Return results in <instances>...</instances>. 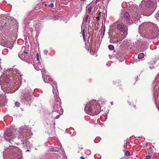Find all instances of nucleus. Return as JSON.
I'll return each mask as SVG.
<instances>
[{
  "mask_svg": "<svg viewBox=\"0 0 159 159\" xmlns=\"http://www.w3.org/2000/svg\"><path fill=\"white\" fill-rule=\"evenodd\" d=\"M101 109L100 103L96 100H93L87 103L84 110L89 115L93 116L99 114Z\"/></svg>",
  "mask_w": 159,
  "mask_h": 159,
  "instance_id": "obj_1",
  "label": "nucleus"
},
{
  "mask_svg": "<svg viewBox=\"0 0 159 159\" xmlns=\"http://www.w3.org/2000/svg\"><path fill=\"white\" fill-rule=\"evenodd\" d=\"M51 84L53 87L52 92L56 101L53 107V110L61 111L62 112L61 100L58 96V92L57 89V83L55 81L52 80Z\"/></svg>",
  "mask_w": 159,
  "mask_h": 159,
  "instance_id": "obj_2",
  "label": "nucleus"
},
{
  "mask_svg": "<svg viewBox=\"0 0 159 159\" xmlns=\"http://www.w3.org/2000/svg\"><path fill=\"white\" fill-rule=\"evenodd\" d=\"M43 22V19H41L40 20L31 19L28 20L26 19L24 20L25 23H27L30 28V30L32 32L33 30V28L34 27L36 31H39L43 27L42 23Z\"/></svg>",
  "mask_w": 159,
  "mask_h": 159,
  "instance_id": "obj_3",
  "label": "nucleus"
},
{
  "mask_svg": "<svg viewBox=\"0 0 159 159\" xmlns=\"http://www.w3.org/2000/svg\"><path fill=\"white\" fill-rule=\"evenodd\" d=\"M117 29L120 31V34H117L116 40H115V43H120L124 39L128 34V30L122 25L119 24L116 26Z\"/></svg>",
  "mask_w": 159,
  "mask_h": 159,
  "instance_id": "obj_4",
  "label": "nucleus"
},
{
  "mask_svg": "<svg viewBox=\"0 0 159 159\" xmlns=\"http://www.w3.org/2000/svg\"><path fill=\"white\" fill-rule=\"evenodd\" d=\"M25 47L23 46L22 50L18 54L19 58L22 60L30 63L33 60V57L30 52H27L25 50Z\"/></svg>",
  "mask_w": 159,
  "mask_h": 159,
  "instance_id": "obj_5",
  "label": "nucleus"
},
{
  "mask_svg": "<svg viewBox=\"0 0 159 159\" xmlns=\"http://www.w3.org/2000/svg\"><path fill=\"white\" fill-rule=\"evenodd\" d=\"M16 77H13L11 76L9 74V75L8 74L7 71L6 72V75H5L3 76L2 75L0 78V80H3L5 82L8 83L10 81H13L14 82L15 84L16 85V90H17L19 88L21 84L20 80L18 79V80H15V78Z\"/></svg>",
  "mask_w": 159,
  "mask_h": 159,
  "instance_id": "obj_6",
  "label": "nucleus"
},
{
  "mask_svg": "<svg viewBox=\"0 0 159 159\" xmlns=\"http://www.w3.org/2000/svg\"><path fill=\"white\" fill-rule=\"evenodd\" d=\"M30 91L28 90H25L23 92V94L21 95L20 98V101L21 102L26 103V104H28L30 106L31 102V94Z\"/></svg>",
  "mask_w": 159,
  "mask_h": 159,
  "instance_id": "obj_7",
  "label": "nucleus"
},
{
  "mask_svg": "<svg viewBox=\"0 0 159 159\" xmlns=\"http://www.w3.org/2000/svg\"><path fill=\"white\" fill-rule=\"evenodd\" d=\"M20 130L19 131V134H21L24 132V135H25V137L27 139L30 138L33 134L31 132L30 129L26 126L21 127L19 128Z\"/></svg>",
  "mask_w": 159,
  "mask_h": 159,
  "instance_id": "obj_8",
  "label": "nucleus"
},
{
  "mask_svg": "<svg viewBox=\"0 0 159 159\" xmlns=\"http://www.w3.org/2000/svg\"><path fill=\"white\" fill-rule=\"evenodd\" d=\"M7 71L8 74L9 75V74H10L11 76H13V77H16L15 80H16V79L17 78V76H18L19 75V76L21 75L19 70L15 68H10Z\"/></svg>",
  "mask_w": 159,
  "mask_h": 159,
  "instance_id": "obj_9",
  "label": "nucleus"
},
{
  "mask_svg": "<svg viewBox=\"0 0 159 159\" xmlns=\"http://www.w3.org/2000/svg\"><path fill=\"white\" fill-rule=\"evenodd\" d=\"M60 111L53 110L52 113L49 114L48 117L50 120H53L55 119H58L61 113Z\"/></svg>",
  "mask_w": 159,
  "mask_h": 159,
  "instance_id": "obj_10",
  "label": "nucleus"
},
{
  "mask_svg": "<svg viewBox=\"0 0 159 159\" xmlns=\"http://www.w3.org/2000/svg\"><path fill=\"white\" fill-rule=\"evenodd\" d=\"M12 135V133L11 132L8 131L7 130H6L4 132L3 134V137L5 139L6 141L7 142V143H12V140H11L10 137Z\"/></svg>",
  "mask_w": 159,
  "mask_h": 159,
  "instance_id": "obj_11",
  "label": "nucleus"
},
{
  "mask_svg": "<svg viewBox=\"0 0 159 159\" xmlns=\"http://www.w3.org/2000/svg\"><path fill=\"white\" fill-rule=\"evenodd\" d=\"M144 56V54L143 53H140L138 55L136 54L133 57L134 60L135 62L139 61L140 60H143Z\"/></svg>",
  "mask_w": 159,
  "mask_h": 159,
  "instance_id": "obj_12",
  "label": "nucleus"
},
{
  "mask_svg": "<svg viewBox=\"0 0 159 159\" xmlns=\"http://www.w3.org/2000/svg\"><path fill=\"white\" fill-rule=\"evenodd\" d=\"M36 63L34 64V68L37 70H39L42 69V68H44V65L43 63H41L39 61H37V62H35Z\"/></svg>",
  "mask_w": 159,
  "mask_h": 159,
  "instance_id": "obj_13",
  "label": "nucleus"
},
{
  "mask_svg": "<svg viewBox=\"0 0 159 159\" xmlns=\"http://www.w3.org/2000/svg\"><path fill=\"white\" fill-rule=\"evenodd\" d=\"M88 20V19H87L85 18V20H84L82 22V24L81 26V30H82V34L83 36V39L84 41L85 42V35H84V26L86 24Z\"/></svg>",
  "mask_w": 159,
  "mask_h": 159,
  "instance_id": "obj_14",
  "label": "nucleus"
},
{
  "mask_svg": "<svg viewBox=\"0 0 159 159\" xmlns=\"http://www.w3.org/2000/svg\"><path fill=\"white\" fill-rule=\"evenodd\" d=\"M88 20V19H87L85 18V20H84L82 22V24L81 26V30H82V34L83 36V39L84 41L85 42V35H84V26L86 24Z\"/></svg>",
  "mask_w": 159,
  "mask_h": 159,
  "instance_id": "obj_15",
  "label": "nucleus"
},
{
  "mask_svg": "<svg viewBox=\"0 0 159 159\" xmlns=\"http://www.w3.org/2000/svg\"><path fill=\"white\" fill-rule=\"evenodd\" d=\"M145 3L146 7H152L153 6V3L151 1H148L145 3V1H142L141 2L140 6H142V5L143 4Z\"/></svg>",
  "mask_w": 159,
  "mask_h": 159,
  "instance_id": "obj_16",
  "label": "nucleus"
},
{
  "mask_svg": "<svg viewBox=\"0 0 159 159\" xmlns=\"http://www.w3.org/2000/svg\"><path fill=\"white\" fill-rule=\"evenodd\" d=\"M21 142L22 143L21 144H23L25 146H26V147L32 146V145L30 144V143L26 139H25V140H22Z\"/></svg>",
  "mask_w": 159,
  "mask_h": 159,
  "instance_id": "obj_17",
  "label": "nucleus"
},
{
  "mask_svg": "<svg viewBox=\"0 0 159 159\" xmlns=\"http://www.w3.org/2000/svg\"><path fill=\"white\" fill-rule=\"evenodd\" d=\"M5 18H6L5 20V21L4 22V21H3L4 23L6 24L7 23H10V24H11V21L12 20V19L11 17L9 16H6Z\"/></svg>",
  "mask_w": 159,
  "mask_h": 159,
  "instance_id": "obj_18",
  "label": "nucleus"
},
{
  "mask_svg": "<svg viewBox=\"0 0 159 159\" xmlns=\"http://www.w3.org/2000/svg\"><path fill=\"white\" fill-rule=\"evenodd\" d=\"M124 17L126 20H129L130 19V16L129 13L127 11L125 12L124 14Z\"/></svg>",
  "mask_w": 159,
  "mask_h": 159,
  "instance_id": "obj_19",
  "label": "nucleus"
},
{
  "mask_svg": "<svg viewBox=\"0 0 159 159\" xmlns=\"http://www.w3.org/2000/svg\"><path fill=\"white\" fill-rule=\"evenodd\" d=\"M152 88L153 89V91H154V93L156 92L157 90H159V87H158V85H156L155 83L152 84Z\"/></svg>",
  "mask_w": 159,
  "mask_h": 159,
  "instance_id": "obj_20",
  "label": "nucleus"
},
{
  "mask_svg": "<svg viewBox=\"0 0 159 159\" xmlns=\"http://www.w3.org/2000/svg\"><path fill=\"white\" fill-rule=\"evenodd\" d=\"M86 17L85 18L88 20L89 17L93 16V14L91 13V11H86Z\"/></svg>",
  "mask_w": 159,
  "mask_h": 159,
  "instance_id": "obj_21",
  "label": "nucleus"
},
{
  "mask_svg": "<svg viewBox=\"0 0 159 159\" xmlns=\"http://www.w3.org/2000/svg\"><path fill=\"white\" fill-rule=\"evenodd\" d=\"M13 148V146H11V145H10L8 148H5L4 151L3 152V154H5V153H7V152H10L9 151L10 150L12 149Z\"/></svg>",
  "mask_w": 159,
  "mask_h": 159,
  "instance_id": "obj_22",
  "label": "nucleus"
},
{
  "mask_svg": "<svg viewBox=\"0 0 159 159\" xmlns=\"http://www.w3.org/2000/svg\"><path fill=\"white\" fill-rule=\"evenodd\" d=\"M48 76L47 75H46L45 76H42L43 80L45 83H48V82L50 81H49L50 78H48Z\"/></svg>",
  "mask_w": 159,
  "mask_h": 159,
  "instance_id": "obj_23",
  "label": "nucleus"
},
{
  "mask_svg": "<svg viewBox=\"0 0 159 159\" xmlns=\"http://www.w3.org/2000/svg\"><path fill=\"white\" fill-rule=\"evenodd\" d=\"M10 44H11V43L8 41H4L2 43V45L8 47Z\"/></svg>",
  "mask_w": 159,
  "mask_h": 159,
  "instance_id": "obj_24",
  "label": "nucleus"
},
{
  "mask_svg": "<svg viewBox=\"0 0 159 159\" xmlns=\"http://www.w3.org/2000/svg\"><path fill=\"white\" fill-rule=\"evenodd\" d=\"M147 11L143 13L144 16H150L153 12L152 11Z\"/></svg>",
  "mask_w": 159,
  "mask_h": 159,
  "instance_id": "obj_25",
  "label": "nucleus"
},
{
  "mask_svg": "<svg viewBox=\"0 0 159 159\" xmlns=\"http://www.w3.org/2000/svg\"><path fill=\"white\" fill-rule=\"evenodd\" d=\"M94 6L92 5V4L91 5L90 4L87 7L86 10H92V9L94 10Z\"/></svg>",
  "mask_w": 159,
  "mask_h": 159,
  "instance_id": "obj_26",
  "label": "nucleus"
},
{
  "mask_svg": "<svg viewBox=\"0 0 159 159\" xmlns=\"http://www.w3.org/2000/svg\"><path fill=\"white\" fill-rule=\"evenodd\" d=\"M42 68V69L40 70H41L42 76H45L46 74V71L45 70V69L43 68Z\"/></svg>",
  "mask_w": 159,
  "mask_h": 159,
  "instance_id": "obj_27",
  "label": "nucleus"
},
{
  "mask_svg": "<svg viewBox=\"0 0 159 159\" xmlns=\"http://www.w3.org/2000/svg\"><path fill=\"white\" fill-rule=\"evenodd\" d=\"M107 11H103L101 12V16L102 17H105V16H107Z\"/></svg>",
  "mask_w": 159,
  "mask_h": 159,
  "instance_id": "obj_28",
  "label": "nucleus"
},
{
  "mask_svg": "<svg viewBox=\"0 0 159 159\" xmlns=\"http://www.w3.org/2000/svg\"><path fill=\"white\" fill-rule=\"evenodd\" d=\"M97 14L98 15V16L97 17V19H99L100 18H101V16H102L101 12L99 11H98L97 12Z\"/></svg>",
  "mask_w": 159,
  "mask_h": 159,
  "instance_id": "obj_29",
  "label": "nucleus"
},
{
  "mask_svg": "<svg viewBox=\"0 0 159 159\" xmlns=\"http://www.w3.org/2000/svg\"><path fill=\"white\" fill-rule=\"evenodd\" d=\"M131 9L132 10H136L138 9V7L135 5H133L131 7Z\"/></svg>",
  "mask_w": 159,
  "mask_h": 159,
  "instance_id": "obj_30",
  "label": "nucleus"
},
{
  "mask_svg": "<svg viewBox=\"0 0 159 159\" xmlns=\"http://www.w3.org/2000/svg\"><path fill=\"white\" fill-rule=\"evenodd\" d=\"M108 47L109 49L110 50H113L114 48V46L112 45H109L108 46Z\"/></svg>",
  "mask_w": 159,
  "mask_h": 159,
  "instance_id": "obj_31",
  "label": "nucleus"
},
{
  "mask_svg": "<svg viewBox=\"0 0 159 159\" xmlns=\"http://www.w3.org/2000/svg\"><path fill=\"white\" fill-rule=\"evenodd\" d=\"M130 155V152L128 151H126L125 153V155L127 157L129 156Z\"/></svg>",
  "mask_w": 159,
  "mask_h": 159,
  "instance_id": "obj_32",
  "label": "nucleus"
},
{
  "mask_svg": "<svg viewBox=\"0 0 159 159\" xmlns=\"http://www.w3.org/2000/svg\"><path fill=\"white\" fill-rule=\"evenodd\" d=\"M15 104L16 107H19L20 105V103L18 102H15Z\"/></svg>",
  "mask_w": 159,
  "mask_h": 159,
  "instance_id": "obj_33",
  "label": "nucleus"
},
{
  "mask_svg": "<svg viewBox=\"0 0 159 159\" xmlns=\"http://www.w3.org/2000/svg\"><path fill=\"white\" fill-rule=\"evenodd\" d=\"M51 151H52L58 152L59 151L58 148H52Z\"/></svg>",
  "mask_w": 159,
  "mask_h": 159,
  "instance_id": "obj_34",
  "label": "nucleus"
},
{
  "mask_svg": "<svg viewBox=\"0 0 159 159\" xmlns=\"http://www.w3.org/2000/svg\"><path fill=\"white\" fill-rule=\"evenodd\" d=\"M2 101V102H0V106H4L6 105V102H3Z\"/></svg>",
  "mask_w": 159,
  "mask_h": 159,
  "instance_id": "obj_35",
  "label": "nucleus"
},
{
  "mask_svg": "<svg viewBox=\"0 0 159 159\" xmlns=\"http://www.w3.org/2000/svg\"><path fill=\"white\" fill-rule=\"evenodd\" d=\"M59 16H53L51 18H50L51 19H53L54 20H57L58 19Z\"/></svg>",
  "mask_w": 159,
  "mask_h": 159,
  "instance_id": "obj_36",
  "label": "nucleus"
},
{
  "mask_svg": "<svg viewBox=\"0 0 159 159\" xmlns=\"http://www.w3.org/2000/svg\"><path fill=\"white\" fill-rule=\"evenodd\" d=\"M36 59L37 61H39V56L38 53H37L36 54Z\"/></svg>",
  "mask_w": 159,
  "mask_h": 159,
  "instance_id": "obj_37",
  "label": "nucleus"
},
{
  "mask_svg": "<svg viewBox=\"0 0 159 159\" xmlns=\"http://www.w3.org/2000/svg\"><path fill=\"white\" fill-rule=\"evenodd\" d=\"M88 44V43H85V46H86V49L89 51V46Z\"/></svg>",
  "mask_w": 159,
  "mask_h": 159,
  "instance_id": "obj_38",
  "label": "nucleus"
},
{
  "mask_svg": "<svg viewBox=\"0 0 159 159\" xmlns=\"http://www.w3.org/2000/svg\"><path fill=\"white\" fill-rule=\"evenodd\" d=\"M124 60V58L123 57H121L120 59H119V61L120 62H121Z\"/></svg>",
  "mask_w": 159,
  "mask_h": 159,
  "instance_id": "obj_39",
  "label": "nucleus"
},
{
  "mask_svg": "<svg viewBox=\"0 0 159 159\" xmlns=\"http://www.w3.org/2000/svg\"><path fill=\"white\" fill-rule=\"evenodd\" d=\"M90 53L92 55H94V52H93V50L92 49H90Z\"/></svg>",
  "mask_w": 159,
  "mask_h": 159,
  "instance_id": "obj_40",
  "label": "nucleus"
},
{
  "mask_svg": "<svg viewBox=\"0 0 159 159\" xmlns=\"http://www.w3.org/2000/svg\"><path fill=\"white\" fill-rule=\"evenodd\" d=\"M48 52L47 50H45L43 51V53L45 55H47L48 54Z\"/></svg>",
  "mask_w": 159,
  "mask_h": 159,
  "instance_id": "obj_41",
  "label": "nucleus"
},
{
  "mask_svg": "<svg viewBox=\"0 0 159 159\" xmlns=\"http://www.w3.org/2000/svg\"><path fill=\"white\" fill-rule=\"evenodd\" d=\"M145 159H151V157L150 156H147L145 157Z\"/></svg>",
  "mask_w": 159,
  "mask_h": 159,
  "instance_id": "obj_42",
  "label": "nucleus"
},
{
  "mask_svg": "<svg viewBox=\"0 0 159 159\" xmlns=\"http://www.w3.org/2000/svg\"><path fill=\"white\" fill-rule=\"evenodd\" d=\"M49 7L52 8L53 7L54 5L53 3H51L49 5Z\"/></svg>",
  "mask_w": 159,
  "mask_h": 159,
  "instance_id": "obj_43",
  "label": "nucleus"
},
{
  "mask_svg": "<svg viewBox=\"0 0 159 159\" xmlns=\"http://www.w3.org/2000/svg\"><path fill=\"white\" fill-rule=\"evenodd\" d=\"M79 13V12H76V13L74 14V16L75 17H76L77 16V15Z\"/></svg>",
  "mask_w": 159,
  "mask_h": 159,
  "instance_id": "obj_44",
  "label": "nucleus"
},
{
  "mask_svg": "<svg viewBox=\"0 0 159 159\" xmlns=\"http://www.w3.org/2000/svg\"><path fill=\"white\" fill-rule=\"evenodd\" d=\"M98 2H99V0H96V1L95 2V3L97 4Z\"/></svg>",
  "mask_w": 159,
  "mask_h": 159,
  "instance_id": "obj_45",
  "label": "nucleus"
},
{
  "mask_svg": "<svg viewBox=\"0 0 159 159\" xmlns=\"http://www.w3.org/2000/svg\"><path fill=\"white\" fill-rule=\"evenodd\" d=\"M154 66H150V67H149V68L151 69H152L153 68H154Z\"/></svg>",
  "mask_w": 159,
  "mask_h": 159,
  "instance_id": "obj_46",
  "label": "nucleus"
},
{
  "mask_svg": "<svg viewBox=\"0 0 159 159\" xmlns=\"http://www.w3.org/2000/svg\"><path fill=\"white\" fill-rule=\"evenodd\" d=\"M156 62V61H155V60H154V61H153V62H151L150 63H151V64H153V63H155Z\"/></svg>",
  "mask_w": 159,
  "mask_h": 159,
  "instance_id": "obj_47",
  "label": "nucleus"
},
{
  "mask_svg": "<svg viewBox=\"0 0 159 159\" xmlns=\"http://www.w3.org/2000/svg\"><path fill=\"white\" fill-rule=\"evenodd\" d=\"M80 159H85L84 157L83 156H82L80 157Z\"/></svg>",
  "mask_w": 159,
  "mask_h": 159,
  "instance_id": "obj_48",
  "label": "nucleus"
},
{
  "mask_svg": "<svg viewBox=\"0 0 159 159\" xmlns=\"http://www.w3.org/2000/svg\"><path fill=\"white\" fill-rule=\"evenodd\" d=\"M30 152V150L29 149H27V150L25 152Z\"/></svg>",
  "mask_w": 159,
  "mask_h": 159,
  "instance_id": "obj_49",
  "label": "nucleus"
},
{
  "mask_svg": "<svg viewBox=\"0 0 159 159\" xmlns=\"http://www.w3.org/2000/svg\"><path fill=\"white\" fill-rule=\"evenodd\" d=\"M143 25H141V26H140V27H139V28H142V27L143 26Z\"/></svg>",
  "mask_w": 159,
  "mask_h": 159,
  "instance_id": "obj_50",
  "label": "nucleus"
},
{
  "mask_svg": "<svg viewBox=\"0 0 159 159\" xmlns=\"http://www.w3.org/2000/svg\"><path fill=\"white\" fill-rule=\"evenodd\" d=\"M128 103H129V105H130L131 104V103L130 102H128Z\"/></svg>",
  "mask_w": 159,
  "mask_h": 159,
  "instance_id": "obj_51",
  "label": "nucleus"
},
{
  "mask_svg": "<svg viewBox=\"0 0 159 159\" xmlns=\"http://www.w3.org/2000/svg\"><path fill=\"white\" fill-rule=\"evenodd\" d=\"M140 137L139 136H138V137H135V138H139Z\"/></svg>",
  "mask_w": 159,
  "mask_h": 159,
  "instance_id": "obj_52",
  "label": "nucleus"
},
{
  "mask_svg": "<svg viewBox=\"0 0 159 159\" xmlns=\"http://www.w3.org/2000/svg\"><path fill=\"white\" fill-rule=\"evenodd\" d=\"M85 0H81V1H83V2L85 1Z\"/></svg>",
  "mask_w": 159,
  "mask_h": 159,
  "instance_id": "obj_53",
  "label": "nucleus"
},
{
  "mask_svg": "<svg viewBox=\"0 0 159 159\" xmlns=\"http://www.w3.org/2000/svg\"><path fill=\"white\" fill-rule=\"evenodd\" d=\"M136 107V106L135 105H134V108H135Z\"/></svg>",
  "mask_w": 159,
  "mask_h": 159,
  "instance_id": "obj_54",
  "label": "nucleus"
},
{
  "mask_svg": "<svg viewBox=\"0 0 159 159\" xmlns=\"http://www.w3.org/2000/svg\"><path fill=\"white\" fill-rule=\"evenodd\" d=\"M55 122H54L53 123L54 125H55Z\"/></svg>",
  "mask_w": 159,
  "mask_h": 159,
  "instance_id": "obj_55",
  "label": "nucleus"
},
{
  "mask_svg": "<svg viewBox=\"0 0 159 159\" xmlns=\"http://www.w3.org/2000/svg\"><path fill=\"white\" fill-rule=\"evenodd\" d=\"M155 16L156 17H157V15H155Z\"/></svg>",
  "mask_w": 159,
  "mask_h": 159,
  "instance_id": "obj_56",
  "label": "nucleus"
},
{
  "mask_svg": "<svg viewBox=\"0 0 159 159\" xmlns=\"http://www.w3.org/2000/svg\"><path fill=\"white\" fill-rule=\"evenodd\" d=\"M12 48H10V49H12Z\"/></svg>",
  "mask_w": 159,
  "mask_h": 159,
  "instance_id": "obj_57",
  "label": "nucleus"
}]
</instances>
